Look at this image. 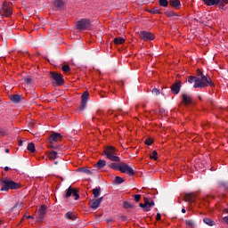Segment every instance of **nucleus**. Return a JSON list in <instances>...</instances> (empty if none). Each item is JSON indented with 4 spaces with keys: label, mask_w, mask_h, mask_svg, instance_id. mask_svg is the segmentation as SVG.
I'll use <instances>...</instances> for the list:
<instances>
[{
    "label": "nucleus",
    "mask_w": 228,
    "mask_h": 228,
    "mask_svg": "<svg viewBox=\"0 0 228 228\" xmlns=\"http://www.w3.org/2000/svg\"><path fill=\"white\" fill-rule=\"evenodd\" d=\"M169 5L172 6V8H175L176 10H179V8H181V1L169 0Z\"/></svg>",
    "instance_id": "21"
},
{
    "label": "nucleus",
    "mask_w": 228,
    "mask_h": 228,
    "mask_svg": "<svg viewBox=\"0 0 228 228\" xmlns=\"http://www.w3.org/2000/svg\"><path fill=\"white\" fill-rule=\"evenodd\" d=\"M73 190L74 189H72V187L69 186L66 191V194L64 195V199H69L72 195Z\"/></svg>",
    "instance_id": "31"
},
{
    "label": "nucleus",
    "mask_w": 228,
    "mask_h": 228,
    "mask_svg": "<svg viewBox=\"0 0 228 228\" xmlns=\"http://www.w3.org/2000/svg\"><path fill=\"white\" fill-rule=\"evenodd\" d=\"M97 115H102V112L101 110H98Z\"/></svg>",
    "instance_id": "58"
},
{
    "label": "nucleus",
    "mask_w": 228,
    "mask_h": 228,
    "mask_svg": "<svg viewBox=\"0 0 228 228\" xmlns=\"http://www.w3.org/2000/svg\"><path fill=\"white\" fill-rule=\"evenodd\" d=\"M113 42L116 45H122V44L126 42V39H124V37H115Z\"/></svg>",
    "instance_id": "25"
},
{
    "label": "nucleus",
    "mask_w": 228,
    "mask_h": 228,
    "mask_svg": "<svg viewBox=\"0 0 228 228\" xmlns=\"http://www.w3.org/2000/svg\"><path fill=\"white\" fill-rule=\"evenodd\" d=\"M182 213H186V208H182Z\"/></svg>",
    "instance_id": "57"
},
{
    "label": "nucleus",
    "mask_w": 228,
    "mask_h": 228,
    "mask_svg": "<svg viewBox=\"0 0 228 228\" xmlns=\"http://www.w3.org/2000/svg\"><path fill=\"white\" fill-rule=\"evenodd\" d=\"M208 86L215 87V83L211 80V77L208 75H204L202 71H200V88H206Z\"/></svg>",
    "instance_id": "3"
},
{
    "label": "nucleus",
    "mask_w": 228,
    "mask_h": 228,
    "mask_svg": "<svg viewBox=\"0 0 228 228\" xmlns=\"http://www.w3.org/2000/svg\"><path fill=\"white\" fill-rule=\"evenodd\" d=\"M53 5L55 12H60L65 8V2H63V0H54Z\"/></svg>",
    "instance_id": "14"
},
{
    "label": "nucleus",
    "mask_w": 228,
    "mask_h": 228,
    "mask_svg": "<svg viewBox=\"0 0 228 228\" xmlns=\"http://www.w3.org/2000/svg\"><path fill=\"white\" fill-rule=\"evenodd\" d=\"M49 147L50 149H58V146H54V145H50Z\"/></svg>",
    "instance_id": "52"
},
{
    "label": "nucleus",
    "mask_w": 228,
    "mask_h": 228,
    "mask_svg": "<svg viewBox=\"0 0 228 228\" xmlns=\"http://www.w3.org/2000/svg\"><path fill=\"white\" fill-rule=\"evenodd\" d=\"M1 191H10V190L20 189V183L14 182L12 179L2 178L1 179Z\"/></svg>",
    "instance_id": "2"
},
{
    "label": "nucleus",
    "mask_w": 228,
    "mask_h": 228,
    "mask_svg": "<svg viewBox=\"0 0 228 228\" xmlns=\"http://www.w3.org/2000/svg\"><path fill=\"white\" fill-rule=\"evenodd\" d=\"M198 74H200V69H198Z\"/></svg>",
    "instance_id": "59"
},
{
    "label": "nucleus",
    "mask_w": 228,
    "mask_h": 228,
    "mask_svg": "<svg viewBox=\"0 0 228 228\" xmlns=\"http://www.w3.org/2000/svg\"><path fill=\"white\" fill-rule=\"evenodd\" d=\"M183 200L185 202H195L197 200V194L194 192H189L184 195Z\"/></svg>",
    "instance_id": "16"
},
{
    "label": "nucleus",
    "mask_w": 228,
    "mask_h": 228,
    "mask_svg": "<svg viewBox=\"0 0 228 228\" xmlns=\"http://www.w3.org/2000/svg\"><path fill=\"white\" fill-rule=\"evenodd\" d=\"M114 182L116 183V184H122V183H124V178L120 176H116Z\"/></svg>",
    "instance_id": "38"
},
{
    "label": "nucleus",
    "mask_w": 228,
    "mask_h": 228,
    "mask_svg": "<svg viewBox=\"0 0 228 228\" xmlns=\"http://www.w3.org/2000/svg\"><path fill=\"white\" fill-rule=\"evenodd\" d=\"M27 150L29 151V152H35L36 151L35 143L29 142L27 146Z\"/></svg>",
    "instance_id": "32"
},
{
    "label": "nucleus",
    "mask_w": 228,
    "mask_h": 228,
    "mask_svg": "<svg viewBox=\"0 0 228 228\" xmlns=\"http://www.w3.org/2000/svg\"><path fill=\"white\" fill-rule=\"evenodd\" d=\"M15 209H18V211L20 209H22V203L21 202H16L15 205L10 208V212L13 213V211H15Z\"/></svg>",
    "instance_id": "26"
},
{
    "label": "nucleus",
    "mask_w": 228,
    "mask_h": 228,
    "mask_svg": "<svg viewBox=\"0 0 228 228\" xmlns=\"http://www.w3.org/2000/svg\"><path fill=\"white\" fill-rule=\"evenodd\" d=\"M188 83L193 85V88H200V78L195 76L188 77Z\"/></svg>",
    "instance_id": "10"
},
{
    "label": "nucleus",
    "mask_w": 228,
    "mask_h": 228,
    "mask_svg": "<svg viewBox=\"0 0 228 228\" xmlns=\"http://www.w3.org/2000/svg\"><path fill=\"white\" fill-rule=\"evenodd\" d=\"M186 225H189V227H195V221L193 220H185Z\"/></svg>",
    "instance_id": "40"
},
{
    "label": "nucleus",
    "mask_w": 228,
    "mask_h": 228,
    "mask_svg": "<svg viewBox=\"0 0 228 228\" xmlns=\"http://www.w3.org/2000/svg\"><path fill=\"white\" fill-rule=\"evenodd\" d=\"M27 218H33V216H27Z\"/></svg>",
    "instance_id": "60"
},
{
    "label": "nucleus",
    "mask_w": 228,
    "mask_h": 228,
    "mask_svg": "<svg viewBox=\"0 0 228 228\" xmlns=\"http://www.w3.org/2000/svg\"><path fill=\"white\" fill-rule=\"evenodd\" d=\"M165 14L167 15V17H179V15H177V13H175V12L174 11H169V12H166Z\"/></svg>",
    "instance_id": "35"
},
{
    "label": "nucleus",
    "mask_w": 228,
    "mask_h": 228,
    "mask_svg": "<svg viewBox=\"0 0 228 228\" xmlns=\"http://www.w3.org/2000/svg\"><path fill=\"white\" fill-rule=\"evenodd\" d=\"M208 44H209V39L205 38L204 41H203V45H208Z\"/></svg>",
    "instance_id": "50"
},
{
    "label": "nucleus",
    "mask_w": 228,
    "mask_h": 228,
    "mask_svg": "<svg viewBox=\"0 0 228 228\" xmlns=\"http://www.w3.org/2000/svg\"><path fill=\"white\" fill-rule=\"evenodd\" d=\"M150 158L151 159H154V161H158V151H153Z\"/></svg>",
    "instance_id": "37"
},
{
    "label": "nucleus",
    "mask_w": 228,
    "mask_h": 228,
    "mask_svg": "<svg viewBox=\"0 0 228 228\" xmlns=\"http://www.w3.org/2000/svg\"><path fill=\"white\" fill-rule=\"evenodd\" d=\"M141 199H142V195H140V194L134 195V202H140Z\"/></svg>",
    "instance_id": "42"
},
{
    "label": "nucleus",
    "mask_w": 228,
    "mask_h": 228,
    "mask_svg": "<svg viewBox=\"0 0 228 228\" xmlns=\"http://www.w3.org/2000/svg\"><path fill=\"white\" fill-rule=\"evenodd\" d=\"M203 2L205 4H207V6H216L220 4V3L227 4L228 0H203Z\"/></svg>",
    "instance_id": "15"
},
{
    "label": "nucleus",
    "mask_w": 228,
    "mask_h": 228,
    "mask_svg": "<svg viewBox=\"0 0 228 228\" xmlns=\"http://www.w3.org/2000/svg\"><path fill=\"white\" fill-rule=\"evenodd\" d=\"M182 102L185 106H188V104H191V95L188 94H182Z\"/></svg>",
    "instance_id": "17"
},
{
    "label": "nucleus",
    "mask_w": 228,
    "mask_h": 228,
    "mask_svg": "<svg viewBox=\"0 0 228 228\" xmlns=\"http://www.w3.org/2000/svg\"><path fill=\"white\" fill-rule=\"evenodd\" d=\"M0 15L2 17H10L12 15V4L4 2L0 9Z\"/></svg>",
    "instance_id": "4"
},
{
    "label": "nucleus",
    "mask_w": 228,
    "mask_h": 228,
    "mask_svg": "<svg viewBox=\"0 0 228 228\" xmlns=\"http://www.w3.org/2000/svg\"><path fill=\"white\" fill-rule=\"evenodd\" d=\"M91 24L92 22L90 21V19H81L77 22L76 26H77V29L85 30V29H88Z\"/></svg>",
    "instance_id": "7"
},
{
    "label": "nucleus",
    "mask_w": 228,
    "mask_h": 228,
    "mask_svg": "<svg viewBox=\"0 0 228 228\" xmlns=\"http://www.w3.org/2000/svg\"><path fill=\"white\" fill-rule=\"evenodd\" d=\"M144 143L146 145H152V143H154V141H152V139H151V138H148L145 140Z\"/></svg>",
    "instance_id": "43"
},
{
    "label": "nucleus",
    "mask_w": 228,
    "mask_h": 228,
    "mask_svg": "<svg viewBox=\"0 0 228 228\" xmlns=\"http://www.w3.org/2000/svg\"><path fill=\"white\" fill-rule=\"evenodd\" d=\"M119 86H124V82H119Z\"/></svg>",
    "instance_id": "56"
},
{
    "label": "nucleus",
    "mask_w": 228,
    "mask_h": 228,
    "mask_svg": "<svg viewBox=\"0 0 228 228\" xmlns=\"http://www.w3.org/2000/svg\"><path fill=\"white\" fill-rule=\"evenodd\" d=\"M218 4H219L220 10H224V4H228V3L227 4H225V3H219Z\"/></svg>",
    "instance_id": "48"
},
{
    "label": "nucleus",
    "mask_w": 228,
    "mask_h": 228,
    "mask_svg": "<svg viewBox=\"0 0 228 228\" xmlns=\"http://www.w3.org/2000/svg\"><path fill=\"white\" fill-rule=\"evenodd\" d=\"M183 85L181 84V80H175V82L171 86V92L174 95H177L179 92H181V87Z\"/></svg>",
    "instance_id": "12"
},
{
    "label": "nucleus",
    "mask_w": 228,
    "mask_h": 228,
    "mask_svg": "<svg viewBox=\"0 0 228 228\" xmlns=\"http://www.w3.org/2000/svg\"><path fill=\"white\" fill-rule=\"evenodd\" d=\"M139 37L144 42H147L149 40H154V34L149 31H141L139 33Z\"/></svg>",
    "instance_id": "9"
},
{
    "label": "nucleus",
    "mask_w": 228,
    "mask_h": 228,
    "mask_svg": "<svg viewBox=\"0 0 228 228\" xmlns=\"http://www.w3.org/2000/svg\"><path fill=\"white\" fill-rule=\"evenodd\" d=\"M201 24H204L206 26V23H204V21H201Z\"/></svg>",
    "instance_id": "62"
},
{
    "label": "nucleus",
    "mask_w": 228,
    "mask_h": 228,
    "mask_svg": "<svg viewBox=\"0 0 228 228\" xmlns=\"http://www.w3.org/2000/svg\"><path fill=\"white\" fill-rule=\"evenodd\" d=\"M148 13H152L155 15L156 13H159V15H161V12L158 7H153L151 10H147Z\"/></svg>",
    "instance_id": "30"
},
{
    "label": "nucleus",
    "mask_w": 228,
    "mask_h": 228,
    "mask_svg": "<svg viewBox=\"0 0 228 228\" xmlns=\"http://www.w3.org/2000/svg\"><path fill=\"white\" fill-rule=\"evenodd\" d=\"M151 94H153V95H159V94H160L159 89L153 88L151 91Z\"/></svg>",
    "instance_id": "44"
},
{
    "label": "nucleus",
    "mask_w": 228,
    "mask_h": 228,
    "mask_svg": "<svg viewBox=\"0 0 228 228\" xmlns=\"http://www.w3.org/2000/svg\"><path fill=\"white\" fill-rule=\"evenodd\" d=\"M62 136L61 134L54 133L50 136V142L53 143V142H58V140H61Z\"/></svg>",
    "instance_id": "23"
},
{
    "label": "nucleus",
    "mask_w": 228,
    "mask_h": 228,
    "mask_svg": "<svg viewBox=\"0 0 228 228\" xmlns=\"http://www.w3.org/2000/svg\"><path fill=\"white\" fill-rule=\"evenodd\" d=\"M117 152H118V150L113 146H105L103 149V156H105L106 159L120 163V157L117 156Z\"/></svg>",
    "instance_id": "1"
},
{
    "label": "nucleus",
    "mask_w": 228,
    "mask_h": 228,
    "mask_svg": "<svg viewBox=\"0 0 228 228\" xmlns=\"http://www.w3.org/2000/svg\"><path fill=\"white\" fill-rule=\"evenodd\" d=\"M93 195L94 199H97L101 195V187H96L93 189Z\"/></svg>",
    "instance_id": "27"
},
{
    "label": "nucleus",
    "mask_w": 228,
    "mask_h": 228,
    "mask_svg": "<svg viewBox=\"0 0 228 228\" xmlns=\"http://www.w3.org/2000/svg\"><path fill=\"white\" fill-rule=\"evenodd\" d=\"M8 170H10V167H4V171H5V172H8Z\"/></svg>",
    "instance_id": "54"
},
{
    "label": "nucleus",
    "mask_w": 228,
    "mask_h": 228,
    "mask_svg": "<svg viewBox=\"0 0 228 228\" xmlns=\"http://www.w3.org/2000/svg\"><path fill=\"white\" fill-rule=\"evenodd\" d=\"M106 167V160L104 159H100L98 162L95 164V167L101 170V168H104Z\"/></svg>",
    "instance_id": "24"
},
{
    "label": "nucleus",
    "mask_w": 228,
    "mask_h": 228,
    "mask_svg": "<svg viewBox=\"0 0 228 228\" xmlns=\"http://www.w3.org/2000/svg\"><path fill=\"white\" fill-rule=\"evenodd\" d=\"M122 167V162H112L109 164V168H111L112 170H118L120 172V168Z\"/></svg>",
    "instance_id": "19"
},
{
    "label": "nucleus",
    "mask_w": 228,
    "mask_h": 228,
    "mask_svg": "<svg viewBox=\"0 0 228 228\" xmlns=\"http://www.w3.org/2000/svg\"><path fill=\"white\" fill-rule=\"evenodd\" d=\"M24 81H25V83H27V85H31V78H29V77L24 78Z\"/></svg>",
    "instance_id": "47"
},
{
    "label": "nucleus",
    "mask_w": 228,
    "mask_h": 228,
    "mask_svg": "<svg viewBox=\"0 0 228 228\" xmlns=\"http://www.w3.org/2000/svg\"><path fill=\"white\" fill-rule=\"evenodd\" d=\"M72 197H74L75 200L79 199V191L77 189H73V192L71 193Z\"/></svg>",
    "instance_id": "36"
},
{
    "label": "nucleus",
    "mask_w": 228,
    "mask_h": 228,
    "mask_svg": "<svg viewBox=\"0 0 228 228\" xmlns=\"http://www.w3.org/2000/svg\"><path fill=\"white\" fill-rule=\"evenodd\" d=\"M8 134V132L3 128H0V136H6Z\"/></svg>",
    "instance_id": "45"
},
{
    "label": "nucleus",
    "mask_w": 228,
    "mask_h": 228,
    "mask_svg": "<svg viewBox=\"0 0 228 228\" xmlns=\"http://www.w3.org/2000/svg\"><path fill=\"white\" fill-rule=\"evenodd\" d=\"M4 152H5L6 154H8V152H10V149H5V150H4Z\"/></svg>",
    "instance_id": "55"
},
{
    "label": "nucleus",
    "mask_w": 228,
    "mask_h": 228,
    "mask_svg": "<svg viewBox=\"0 0 228 228\" xmlns=\"http://www.w3.org/2000/svg\"><path fill=\"white\" fill-rule=\"evenodd\" d=\"M108 115H111V112L109 111V112H108Z\"/></svg>",
    "instance_id": "63"
},
{
    "label": "nucleus",
    "mask_w": 228,
    "mask_h": 228,
    "mask_svg": "<svg viewBox=\"0 0 228 228\" xmlns=\"http://www.w3.org/2000/svg\"><path fill=\"white\" fill-rule=\"evenodd\" d=\"M47 154L51 161H53V159H58V158H60V155H58V152H56L55 151H48Z\"/></svg>",
    "instance_id": "22"
},
{
    "label": "nucleus",
    "mask_w": 228,
    "mask_h": 228,
    "mask_svg": "<svg viewBox=\"0 0 228 228\" xmlns=\"http://www.w3.org/2000/svg\"><path fill=\"white\" fill-rule=\"evenodd\" d=\"M123 208L124 209H133V204L127 202V201H124L123 202Z\"/></svg>",
    "instance_id": "34"
},
{
    "label": "nucleus",
    "mask_w": 228,
    "mask_h": 228,
    "mask_svg": "<svg viewBox=\"0 0 228 228\" xmlns=\"http://www.w3.org/2000/svg\"><path fill=\"white\" fill-rule=\"evenodd\" d=\"M119 172H121V174H126L130 176H133L135 174L134 169H133V167H131L129 165H127V163L125 162H121V167Z\"/></svg>",
    "instance_id": "8"
},
{
    "label": "nucleus",
    "mask_w": 228,
    "mask_h": 228,
    "mask_svg": "<svg viewBox=\"0 0 228 228\" xmlns=\"http://www.w3.org/2000/svg\"><path fill=\"white\" fill-rule=\"evenodd\" d=\"M155 205V203H154V200H149V199H148V204H147V206H148V208H150V209H151V208H152V206H154Z\"/></svg>",
    "instance_id": "46"
},
{
    "label": "nucleus",
    "mask_w": 228,
    "mask_h": 228,
    "mask_svg": "<svg viewBox=\"0 0 228 228\" xmlns=\"http://www.w3.org/2000/svg\"><path fill=\"white\" fill-rule=\"evenodd\" d=\"M149 204V198L144 197V203H140L139 207L142 208V211L145 213H149L151 211V208L147 206Z\"/></svg>",
    "instance_id": "18"
},
{
    "label": "nucleus",
    "mask_w": 228,
    "mask_h": 228,
    "mask_svg": "<svg viewBox=\"0 0 228 228\" xmlns=\"http://www.w3.org/2000/svg\"><path fill=\"white\" fill-rule=\"evenodd\" d=\"M159 3L160 6H163V8H167V6H168V0H159Z\"/></svg>",
    "instance_id": "39"
},
{
    "label": "nucleus",
    "mask_w": 228,
    "mask_h": 228,
    "mask_svg": "<svg viewBox=\"0 0 228 228\" xmlns=\"http://www.w3.org/2000/svg\"><path fill=\"white\" fill-rule=\"evenodd\" d=\"M163 111H164V110H160V113H163Z\"/></svg>",
    "instance_id": "64"
},
{
    "label": "nucleus",
    "mask_w": 228,
    "mask_h": 228,
    "mask_svg": "<svg viewBox=\"0 0 228 228\" xmlns=\"http://www.w3.org/2000/svg\"><path fill=\"white\" fill-rule=\"evenodd\" d=\"M156 220L158 222H159V220H161V214L160 213H157Z\"/></svg>",
    "instance_id": "49"
},
{
    "label": "nucleus",
    "mask_w": 228,
    "mask_h": 228,
    "mask_svg": "<svg viewBox=\"0 0 228 228\" xmlns=\"http://www.w3.org/2000/svg\"><path fill=\"white\" fill-rule=\"evenodd\" d=\"M89 95L90 94L88 93V91L83 93V94L81 95V102L78 107V111H85V110H86V104L88 102Z\"/></svg>",
    "instance_id": "6"
},
{
    "label": "nucleus",
    "mask_w": 228,
    "mask_h": 228,
    "mask_svg": "<svg viewBox=\"0 0 228 228\" xmlns=\"http://www.w3.org/2000/svg\"><path fill=\"white\" fill-rule=\"evenodd\" d=\"M18 143H19V146H20V147H22V144H23L24 142H22V140H20V141H19Z\"/></svg>",
    "instance_id": "51"
},
{
    "label": "nucleus",
    "mask_w": 228,
    "mask_h": 228,
    "mask_svg": "<svg viewBox=\"0 0 228 228\" xmlns=\"http://www.w3.org/2000/svg\"><path fill=\"white\" fill-rule=\"evenodd\" d=\"M61 70L63 72H70V66H69L68 64H65L62 66Z\"/></svg>",
    "instance_id": "41"
},
{
    "label": "nucleus",
    "mask_w": 228,
    "mask_h": 228,
    "mask_svg": "<svg viewBox=\"0 0 228 228\" xmlns=\"http://www.w3.org/2000/svg\"><path fill=\"white\" fill-rule=\"evenodd\" d=\"M50 76L53 81H55L58 86L65 84V79H63V75L61 73H56L54 71L50 72Z\"/></svg>",
    "instance_id": "5"
},
{
    "label": "nucleus",
    "mask_w": 228,
    "mask_h": 228,
    "mask_svg": "<svg viewBox=\"0 0 228 228\" xmlns=\"http://www.w3.org/2000/svg\"><path fill=\"white\" fill-rule=\"evenodd\" d=\"M62 168H63L64 170H67V165H66V164L62 165Z\"/></svg>",
    "instance_id": "53"
},
{
    "label": "nucleus",
    "mask_w": 228,
    "mask_h": 228,
    "mask_svg": "<svg viewBox=\"0 0 228 228\" xmlns=\"http://www.w3.org/2000/svg\"><path fill=\"white\" fill-rule=\"evenodd\" d=\"M10 99L14 104H19V102L22 101V96L20 94H13L10 96Z\"/></svg>",
    "instance_id": "20"
},
{
    "label": "nucleus",
    "mask_w": 228,
    "mask_h": 228,
    "mask_svg": "<svg viewBox=\"0 0 228 228\" xmlns=\"http://www.w3.org/2000/svg\"><path fill=\"white\" fill-rule=\"evenodd\" d=\"M81 172H83L84 174H87V175H92L94 174V170H90L86 167H83L80 169Z\"/></svg>",
    "instance_id": "33"
},
{
    "label": "nucleus",
    "mask_w": 228,
    "mask_h": 228,
    "mask_svg": "<svg viewBox=\"0 0 228 228\" xmlns=\"http://www.w3.org/2000/svg\"><path fill=\"white\" fill-rule=\"evenodd\" d=\"M203 223L206 224V225H209L210 227L215 225V221L208 217L203 218Z\"/></svg>",
    "instance_id": "28"
},
{
    "label": "nucleus",
    "mask_w": 228,
    "mask_h": 228,
    "mask_svg": "<svg viewBox=\"0 0 228 228\" xmlns=\"http://www.w3.org/2000/svg\"><path fill=\"white\" fill-rule=\"evenodd\" d=\"M65 218H68V220H76V218H77L75 215H74V213H72V212H67L66 214H65Z\"/></svg>",
    "instance_id": "29"
},
{
    "label": "nucleus",
    "mask_w": 228,
    "mask_h": 228,
    "mask_svg": "<svg viewBox=\"0 0 228 228\" xmlns=\"http://www.w3.org/2000/svg\"><path fill=\"white\" fill-rule=\"evenodd\" d=\"M104 199V197H101L98 199H93L89 201V207L91 208V209H97V208H99V206H101V203L102 202V200Z\"/></svg>",
    "instance_id": "13"
},
{
    "label": "nucleus",
    "mask_w": 228,
    "mask_h": 228,
    "mask_svg": "<svg viewBox=\"0 0 228 228\" xmlns=\"http://www.w3.org/2000/svg\"><path fill=\"white\" fill-rule=\"evenodd\" d=\"M47 214V206L42 205L40 208L38 209V215H37V222H42L44 218L45 217V215Z\"/></svg>",
    "instance_id": "11"
},
{
    "label": "nucleus",
    "mask_w": 228,
    "mask_h": 228,
    "mask_svg": "<svg viewBox=\"0 0 228 228\" xmlns=\"http://www.w3.org/2000/svg\"><path fill=\"white\" fill-rule=\"evenodd\" d=\"M54 165H58V161H54Z\"/></svg>",
    "instance_id": "61"
}]
</instances>
